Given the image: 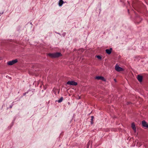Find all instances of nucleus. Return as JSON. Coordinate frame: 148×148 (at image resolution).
<instances>
[{"label": "nucleus", "instance_id": "nucleus-1", "mask_svg": "<svg viewBox=\"0 0 148 148\" xmlns=\"http://www.w3.org/2000/svg\"><path fill=\"white\" fill-rule=\"evenodd\" d=\"M48 56L51 58H56L62 56V54L60 52H56L53 53H49L48 54Z\"/></svg>", "mask_w": 148, "mask_h": 148}, {"label": "nucleus", "instance_id": "nucleus-2", "mask_svg": "<svg viewBox=\"0 0 148 148\" xmlns=\"http://www.w3.org/2000/svg\"><path fill=\"white\" fill-rule=\"evenodd\" d=\"M18 62L17 59L13 60L12 61H9L7 62V64L9 65H12L14 64L17 63Z\"/></svg>", "mask_w": 148, "mask_h": 148}, {"label": "nucleus", "instance_id": "nucleus-3", "mask_svg": "<svg viewBox=\"0 0 148 148\" xmlns=\"http://www.w3.org/2000/svg\"><path fill=\"white\" fill-rule=\"evenodd\" d=\"M67 84L70 85L76 86L77 83L73 81H69L67 82Z\"/></svg>", "mask_w": 148, "mask_h": 148}, {"label": "nucleus", "instance_id": "nucleus-4", "mask_svg": "<svg viewBox=\"0 0 148 148\" xmlns=\"http://www.w3.org/2000/svg\"><path fill=\"white\" fill-rule=\"evenodd\" d=\"M115 69L116 71L118 72L123 71V69L119 66L117 64H116L115 65Z\"/></svg>", "mask_w": 148, "mask_h": 148}, {"label": "nucleus", "instance_id": "nucleus-5", "mask_svg": "<svg viewBox=\"0 0 148 148\" xmlns=\"http://www.w3.org/2000/svg\"><path fill=\"white\" fill-rule=\"evenodd\" d=\"M95 78L98 80L101 79L104 82L106 81V79L103 76H97Z\"/></svg>", "mask_w": 148, "mask_h": 148}, {"label": "nucleus", "instance_id": "nucleus-6", "mask_svg": "<svg viewBox=\"0 0 148 148\" xmlns=\"http://www.w3.org/2000/svg\"><path fill=\"white\" fill-rule=\"evenodd\" d=\"M143 76L140 75H137V79L138 81L141 82H142L143 80Z\"/></svg>", "mask_w": 148, "mask_h": 148}, {"label": "nucleus", "instance_id": "nucleus-7", "mask_svg": "<svg viewBox=\"0 0 148 148\" xmlns=\"http://www.w3.org/2000/svg\"><path fill=\"white\" fill-rule=\"evenodd\" d=\"M142 125L144 127L148 128V124H147L146 122L144 120L142 121Z\"/></svg>", "mask_w": 148, "mask_h": 148}, {"label": "nucleus", "instance_id": "nucleus-8", "mask_svg": "<svg viewBox=\"0 0 148 148\" xmlns=\"http://www.w3.org/2000/svg\"><path fill=\"white\" fill-rule=\"evenodd\" d=\"M112 50V49L110 48L109 49H106L105 51L108 54H110L111 53Z\"/></svg>", "mask_w": 148, "mask_h": 148}, {"label": "nucleus", "instance_id": "nucleus-9", "mask_svg": "<svg viewBox=\"0 0 148 148\" xmlns=\"http://www.w3.org/2000/svg\"><path fill=\"white\" fill-rule=\"evenodd\" d=\"M131 126H132V129L134 130V132H136V129L135 125L134 123H132Z\"/></svg>", "mask_w": 148, "mask_h": 148}, {"label": "nucleus", "instance_id": "nucleus-10", "mask_svg": "<svg viewBox=\"0 0 148 148\" xmlns=\"http://www.w3.org/2000/svg\"><path fill=\"white\" fill-rule=\"evenodd\" d=\"M64 2L63 0H60L58 3V5L60 6H61Z\"/></svg>", "mask_w": 148, "mask_h": 148}, {"label": "nucleus", "instance_id": "nucleus-11", "mask_svg": "<svg viewBox=\"0 0 148 148\" xmlns=\"http://www.w3.org/2000/svg\"><path fill=\"white\" fill-rule=\"evenodd\" d=\"M63 100V98L62 97H61L57 101L58 103H60Z\"/></svg>", "mask_w": 148, "mask_h": 148}, {"label": "nucleus", "instance_id": "nucleus-12", "mask_svg": "<svg viewBox=\"0 0 148 148\" xmlns=\"http://www.w3.org/2000/svg\"><path fill=\"white\" fill-rule=\"evenodd\" d=\"M91 124H92L93 123V119H94V117L92 116H91Z\"/></svg>", "mask_w": 148, "mask_h": 148}, {"label": "nucleus", "instance_id": "nucleus-13", "mask_svg": "<svg viewBox=\"0 0 148 148\" xmlns=\"http://www.w3.org/2000/svg\"><path fill=\"white\" fill-rule=\"evenodd\" d=\"M96 57L99 59L101 60L102 58L100 56H97Z\"/></svg>", "mask_w": 148, "mask_h": 148}, {"label": "nucleus", "instance_id": "nucleus-14", "mask_svg": "<svg viewBox=\"0 0 148 148\" xmlns=\"http://www.w3.org/2000/svg\"><path fill=\"white\" fill-rule=\"evenodd\" d=\"M66 35V33H63L62 34V35L63 36H64Z\"/></svg>", "mask_w": 148, "mask_h": 148}, {"label": "nucleus", "instance_id": "nucleus-15", "mask_svg": "<svg viewBox=\"0 0 148 148\" xmlns=\"http://www.w3.org/2000/svg\"><path fill=\"white\" fill-rule=\"evenodd\" d=\"M55 92H57L58 93H59V92H60V91H59V90H57V91H55Z\"/></svg>", "mask_w": 148, "mask_h": 148}, {"label": "nucleus", "instance_id": "nucleus-16", "mask_svg": "<svg viewBox=\"0 0 148 148\" xmlns=\"http://www.w3.org/2000/svg\"><path fill=\"white\" fill-rule=\"evenodd\" d=\"M3 13V12H2V13H0V16Z\"/></svg>", "mask_w": 148, "mask_h": 148}, {"label": "nucleus", "instance_id": "nucleus-17", "mask_svg": "<svg viewBox=\"0 0 148 148\" xmlns=\"http://www.w3.org/2000/svg\"><path fill=\"white\" fill-rule=\"evenodd\" d=\"M77 99H80V96H79L78 98H77Z\"/></svg>", "mask_w": 148, "mask_h": 148}, {"label": "nucleus", "instance_id": "nucleus-18", "mask_svg": "<svg viewBox=\"0 0 148 148\" xmlns=\"http://www.w3.org/2000/svg\"><path fill=\"white\" fill-rule=\"evenodd\" d=\"M114 81H115V82H116V79H114Z\"/></svg>", "mask_w": 148, "mask_h": 148}, {"label": "nucleus", "instance_id": "nucleus-19", "mask_svg": "<svg viewBox=\"0 0 148 148\" xmlns=\"http://www.w3.org/2000/svg\"><path fill=\"white\" fill-rule=\"evenodd\" d=\"M57 33L58 34H60L59 33Z\"/></svg>", "mask_w": 148, "mask_h": 148}, {"label": "nucleus", "instance_id": "nucleus-20", "mask_svg": "<svg viewBox=\"0 0 148 148\" xmlns=\"http://www.w3.org/2000/svg\"><path fill=\"white\" fill-rule=\"evenodd\" d=\"M128 12H129V10H128Z\"/></svg>", "mask_w": 148, "mask_h": 148}]
</instances>
